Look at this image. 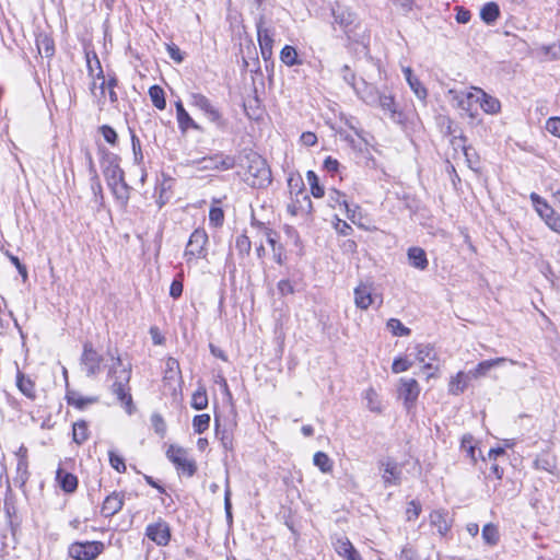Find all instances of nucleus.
Returning a JSON list of instances; mask_svg holds the SVG:
<instances>
[{"label": "nucleus", "instance_id": "3", "mask_svg": "<svg viewBox=\"0 0 560 560\" xmlns=\"http://www.w3.org/2000/svg\"><path fill=\"white\" fill-rule=\"evenodd\" d=\"M189 97L190 105L202 112L211 124L220 130L225 129L226 119L206 95L201 93H191Z\"/></svg>", "mask_w": 560, "mask_h": 560}, {"label": "nucleus", "instance_id": "58", "mask_svg": "<svg viewBox=\"0 0 560 560\" xmlns=\"http://www.w3.org/2000/svg\"><path fill=\"white\" fill-rule=\"evenodd\" d=\"M151 422L155 432L163 436L166 432V425L163 418L160 415L154 413L151 417Z\"/></svg>", "mask_w": 560, "mask_h": 560}, {"label": "nucleus", "instance_id": "46", "mask_svg": "<svg viewBox=\"0 0 560 560\" xmlns=\"http://www.w3.org/2000/svg\"><path fill=\"white\" fill-rule=\"evenodd\" d=\"M387 328L390 330V332L394 335V336H399V337H402V336H409L410 335V329L408 327H406L399 319L397 318H390L388 322H387Z\"/></svg>", "mask_w": 560, "mask_h": 560}, {"label": "nucleus", "instance_id": "44", "mask_svg": "<svg viewBox=\"0 0 560 560\" xmlns=\"http://www.w3.org/2000/svg\"><path fill=\"white\" fill-rule=\"evenodd\" d=\"M306 179L311 187V192L315 198H322L325 195L324 187L319 185V180L315 172L308 171L306 173Z\"/></svg>", "mask_w": 560, "mask_h": 560}, {"label": "nucleus", "instance_id": "18", "mask_svg": "<svg viewBox=\"0 0 560 560\" xmlns=\"http://www.w3.org/2000/svg\"><path fill=\"white\" fill-rule=\"evenodd\" d=\"M478 88H472V91L467 93H456L455 100L457 101V106L466 112L470 118H475L477 114V108L474 107L478 104V97L476 96Z\"/></svg>", "mask_w": 560, "mask_h": 560}, {"label": "nucleus", "instance_id": "21", "mask_svg": "<svg viewBox=\"0 0 560 560\" xmlns=\"http://www.w3.org/2000/svg\"><path fill=\"white\" fill-rule=\"evenodd\" d=\"M94 58H95V63L97 66L98 72L96 73V80L91 85V91L95 96H97L96 90L98 89L100 95L104 96L105 90H112V89L115 90V88L117 86V79L113 77L106 81L103 75V70H102L100 60L97 59L96 56H94Z\"/></svg>", "mask_w": 560, "mask_h": 560}, {"label": "nucleus", "instance_id": "9", "mask_svg": "<svg viewBox=\"0 0 560 560\" xmlns=\"http://www.w3.org/2000/svg\"><path fill=\"white\" fill-rule=\"evenodd\" d=\"M372 284L360 283L354 289V304L358 308L366 311L370 306L376 304L381 307L383 304V296L373 292Z\"/></svg>", "mask_w": 560, "mask_h": 560}, {"label": "nucleus", "instance_id": "52", "mask_svg": "<svg viewBox=\"0 0 560 560\" xmlns=\"http://www.w3.org/2000/svg\"><path fill=\"white\" fill-rule=\"evenodd\" d=\"M108 457L109 464L115 470L118 472H124L126 470L124 458L120 455L116 454L114 451H109Z\"/></svg>", "mask_w": 560, "mask_h": 560}, {"label": "nucleus", "instance_id": "53", "mask_svg": "<svg viewBox=\"0 0 560 560\" xmlns=\"http://www.w3.org/2000/svg\"><path fill=\"white\" fill-rule=\"evenodd\" d=\"M224 220V213L221 208L212 207L209 211V221L213 226L222 225Z\"/></svg>", "mask_w": 560, "mask_h": 560}, {"label": "nucleus", "instance_id": "20", "mask_svg": "<svg viewBox=\"0 0 560 560\" xmlns=\"http://www.w3.org/2000/svg\"><path fill=\"white\" fill-rule=\"evenodd\" d=\"M257 36L261 56L265 60H267L272 55L273 39L270 30L264 26L261 20L257 23Z\"/></svg>", "mask_w": 560, "mask_h": 560}, {"label": "nucleus", "instance_id": "59", "mask_svg": "<svg viewBox=\"0 0 560 560\" xmlns=\"http://www.w3.org/2000/svg\"><path fill=\"white\" fill-rule=\"evenodd\" d=\"M88 156H89L90 171H91L92 180H93V183H92V190L94 191V194H97V192L102 191V186H101V183H100L96 170L94 167V164H93V161H92V156L90 154Z\"/></svg>", "mask_w": 560, "mask_h": 560}, {"label": "nucleus", "instance_id": "50", "mask_svg": "<svg viewBox=\"0 0 560 560\" xmlns=\"http://www.w3.org/2000/svg\"><path fill=\"white\" fill-rule=\"evenodd\" d=\"M460 447L467 454V456L475 463L476 455H475L474 438L469 434L464 435L462 439Z\"/></svg>", "mask_w": 560, "mask_h": 560}, {"label": "nucleus", "instance_id": "49", "mask_svg": "<svg viewBox=\"0 0 560 560\" xmlns=\"http://www.w3.org/2000/svg\"><path fill=\"white\" fill-rule=\"evenodd\" d=\"M327 201H328L329 207L336 208L338 206L343 207V205H346L347 200H346V196L342 192H340L339 190L329 189Z\"/></svg>", "mask_w": 560, "mask_h": 560}, {"label": "nucleus", "instance_id": "36", "mask_svg": "<svg viewBox=\"0 0 560 560\" xmlns=\"http://www.w3.org/2000/svg\"><path fill=\"white\" fill-rule=\"evenodd\" d=\"M481 536L483 541L489 546L498 545L500 540L499 528L493 523H488L483 526Z\"/></svg>", "mask_w": 560, "mask_h": 560}, {"label": "nucleus", "instance_id": "11", "mask_svg": "<svg viewBox=\"0 0 560 560\" xmlns=\"http://www.w3.org/2000/svg\"><path fill=\"white\" fill-rule=\"evenodd\" d=\"M102 361L103 358L93 348L92 343H84L83 352L80 359V364L82 370L89 377H93L100 373Z\"/></svg>", "mask_w": 560, "mask_h": 560}, {"label": "nucleus", "instance_id": "43", "mask_svg": "<svg viewBox=\"0 0 560 560\" xmlns=\"http://www.w3.org/2000/svg\"><path fill=\"white\" fill-rule=\"evenodd\" d=\"M37 48L39 54H44L45 57H51L55 52L54 40L47 35H39L36 39Z\"/></svg>", "mask_w": 560, "mask_h": 560}, {"label": "nucleus", "instance_id": "35", "mask_svg": "<svg viewBox=\"0 0 560 560\" xmlns=\"http://www.w3.org/2000/svg\"><path fill=\"white\" fill-rule=\"evenodd\" d=\"M416 358L419 362L424 363L425 369H431L432 364L430 361L435 360L436 352L434 348L430 345H419L417 347Z\"/></svg>", "mask_w": 560, "mask_h": 560}, {"label": "nucleus", "instance_id": "16", "mask_svg": "<svg viewBox=\"0 0 560 560\" xmlns=\"http://www.w3.org/2000/svg\"><path fill=\"white\" fill-rule=\"evenodd\" d=\"M350 85L365 104L370 106L376 105V98L378 97L380 92L374 85L366 83L364 80H361L360 82H350Z\"/></svg>", "mask_w": 560, "mask_h": 560}, {"label": "nucleus", "instance_id": "51", "mask_svg": "<svg viewBox=\"0 0 560 560\" xmlns=\"http://www.w3.org/2000/svg\"><path fill=\"white\" fill-rule=\"evenodd\" d=\"M235 247L241 255H247L250 252V240L245 234H240L235 240Z\"/></svg>", "mask_w": 560, "mask_h": 560}, {"label": "nucleus", "instance_id": "38", "mask_svg": "<svg viewBox=\"0 0 560 560\" xmlns=\"http://www.w3.org/2000/svg\"><path fill=\"white\" fill-rule=\"evenodd\" d=\"M363 398L366 401V407L372 412H381L382 411V404L378 397V394L376 390L372 387L368 388L364 394Z\"/></svg>", "mask_w": 560, "mask_h": 560}, {"label": "nucleus", "instance_id": "12", "mask_svg": "<svg viewBox=\"0 0 560 560\" xmlns=\"http://www.w3.org/2000/svg\"><path fill=\"white\" fill-rule=\"evenodd\" d=\"M199 170L201 171H228L232 170L236 165V160L232 155L224 153H217L212 156H207L198 162Z\"/></svg>", "mask_w": 560, "mask_h": 560}, {"label": "nucleus", "instance_id": "47", "mask_svg": "<svg viewBox=\"0 0 560 560\" xmlns=\"http://www.w3.org/2000/svg\"><path fill=\"white\" fill-rule=\"evenodd\" d=\"M210 425V416L208 413L197 415L192 419L194 431L198 434L203 433Z\"/></svg>", "mask_w": 560, "mask_h": 560}, {"label": "nucleus", "instance_id": "39", "mask_svg": "<svg viewBox=\"0 0 560 560\" xmlns=\"http://www.w3.org/2000/svg\"><path fill=\"white\" fill-rule=\"evenodd\" d=\"M313 463L323 474H329L332 470V460L324 452H316L313 456Z\"/></svg>", "mask_w": 560, "mask_h": 560}, {"label": "nucleus", "instance_id": "14", "mask_svg": "<svg viewBox=\"0 0 560 560\" xmlns=\"http://www.w3.org/2000/svg\"><path fill=\"white\" fill-rule=\"evenodd\" d=\"M335 551L343 560H363L359 551L346 536L336 537L332 540Z\"/></svg>", "mask_w": 560, "mask_h": 560}, {"label": "nucleus", "instance_id": "26", "mask_svg": "<svg viewBox=\"0 0 560 560\" xmlns=\"http://www.w3.org/2000/svg\"><path fill=\"white\" fill-rule=\"evenodd\" d=\"M16 387L28 399L35 400L37 397L35 382L22 373L20 370L16 372Z\"/></svg>", "mask_w": 560, "mask_h": 560}, {"label": "nucleus", "instance_id": "1", "mask_svg": "<svg viewBox=\"0 0 560 560\" xmlns=\"http://www.w3.org/2000/svg\"><path fill=\"white\" fill-rule=\"evenodd\" d=\"M108 357L112 359V364L108 366V380L112 381L110 389L117 399L130 407L132 398L130 395L129 382L131 378V363L125 362L117 350H108Z\"/></svg>", "mask_w": 560, "mask_h": 560}, {"label": "nucleus", "instance_id": "54", "mask_svg": "<svg viewBox=\"0 0 560 560\" xmlns=\"http://www.w3.org/2000/svg\"><path fill=\"white\" fill-rule=\"evenodd\" d=\"M28 463L27 458H19L16 464V471L22 483H25L28 479Z\"/></svg>", "mask_w": 560, "mask_h": 560}, {"label": "nucleus", "instance_id": "32", "mask_svg": "<svg viewBox=\"0 0 560 560\" xmlns=\"http://www.w3.org/2000/svg\"><path fill=\"white\" fill-rule=\"evenodd\" d=\"M116 201L121 207H126L130 197V187L125 179L108 186Z\"/></svg>", "mask_w": 560, "mask_h": 560}, {"label": "nucleus", "instance_id": "40", "mask_svg": "<svg viewBox=\"0 0 560 560\" xmlns=\"http://www.w3.org/2000/svg\"><path fill=\"white\" fill-rule=\"evenodd\" d=\"M72 439L77 444H82L89 439V428L85 421L73 423Z\"/></svg>", "mask_w": 560, "mask_h": 560}, {"label": "nucleus", "instance_id": "13", "mask_svg": "<svg viewBox=\"0 0 560 560\" xmlns=\"http://www.w3.org/2000/svg\"><path fill=\"white\" fill-rule=\"evenodd\" d=\"M505 362H510L511 364L526 368L525 363H520L513 359H508V358L502 357V358H495V359L481 361L476 365V368L474 370H470L469 373H470L472 380H478V378L485 377L489 373V371L492 370L493 368L500 366L501 364H503Z\"/></svg>", "mask_w": 560, "mask_h": 560}, {"label": "nucleus", "instance_id": "7", "mask_svg": "<svg viewBox=\"0 0 560 560\" xmlns=\"http://www.w3.org/2000/svg\"><path fill=\"white\" fill-rule=\"evenodd\" d=\"M166 456L176 466L177 470L182 471L188 477L194 476L196 472V463L188 456V453L185 448L177 445H171L166 451Z\"/></svg>", "mask_w": 560, "mask_h": 560}, {"label": "nucleus", "instance_id": "10", "mask_svg": "<svg viewBox=\"0 0 560 560\" xmlns=\"http://www.w3.org/2000/svg\"><path fill=\"white\" fill-rule=\"evenodd\" d=\"M145 536L156 546L165 547L171 541V527L167 522L159 517L145 527Z\"/></svg>", "mask_w": 560, "mask_h": 560}, {"label": "nucleus", "instance_id": "55", "mask_svg": "<svg viewBox=\"0 0 560 560\" xmlns=\"http://www.w3.org/2000/svg\"><path fill=\"white\" fill-rule=\"evenodd\" d=\"M411 368V362H409L405 358H397L394 360L392 370L394 373L398 374L405 372Z\"/></svg>", "mask_w": 560, "mask_h": 560}, {"label": "nucleus", "instance_id": "37", "mask_svg": "<svg viewBox=\"0 0 560 560\" xmlns=\"http://www.w3.org/2000/svg\"><path fill=\"white\" fill-rule=\"evenodd\" d=\"M280 59L284 65L289 67L302 63V61L299 59L296 49L290 45H285L282 48L280 52Z\"/></svg>", "mask_w": 560, "mask_h": 560}, {"label": "nucleus", "instance_id": "8", "mask_svg": "<svg viewBox=\"0 0 560 560\" xmlns=\"http://www.w3.org/2000/svg\"><path fill=\"white\" fill-rule=\"evenodd\" d=\"M103 550L102 541H75L69 546V556L74 560H94Z\"/></svg>", "mask_w": 560, "mask_h": 560}, {"label": "nucleus", "instance_id": "17", "mask_svg": "<svg viewBox=\"0 0 560 560\" xmlns=\"http://www.w3.org/2000/svg\"><path fill=\"white\" fill-rule=\"evenodd\" d=\"M430 525L438 529L441 537H445L451 530L452 521L448 518V513L445 510H433L429 514Z\"/></svg>", "mask_w": 560, "mask_h": 560}, {"label": "nucleus", "instance_id": "5", "mask_svg": "<svg viewBox=\"0 0 560 560\" xmlns=\"http://www.w3.org/2000/svg\"><path fill=\"white\" fill-rule=\"evenodd\" d=\"M420 385L415 378L401 377L397 385V397L404 404V407L409 411L418 400L420 395Z\"/></svg>", "mask_w": 560, "mask_h": 560}, {"label": "nucleus", "instance_id": "61", "mask_svg": "<svg viewBox=\"0 0 560 560\" xmlns=\"http://www.w3.org/2000/svg\"><path fill=\"white\" fill-rule=\"evenodd\" d=\"M393 2L394 5L404 13L410 12L415 7L413 0H393Z\"/></svg>", "mask_w": 560, "mask_h": 560}, {"label": "nucleus", "instance_id": "33", "mask_svg": "<svg viewBox=\"0 0 560 560\" xmlns=\"http://www.w3.org/2000/svg\"><path fill=\"white\" fill-rule=\"evenodd\" d=\"M335 22L343 30H348L354 25L357 15L349 9H338L334 11Z\"/></svg>", "mask_w": 560, "mask_h": 560}, {"label": "nucleus", "instance_id": "6", "mask_svg": "<svg viewBox=\"0 0 560 560\" xmlns=\"http://www.w3.org/2000/svg\"><path fill=\"white\" fill-rule=\"evenodd\" d=\"M208 243V235L205 230L196 229L186 245L184 257L187 262L194 259L205 258L207 256L206 244Z\"/></svg>", "mask_w": 560, "mask_h": 560}, {"label": "nucleus", "instance_id": "63", "mask_svg": "<svg viewBox=\"0 0 560 560\" xmlns=\"http://www.w3.org/2000/svg\"><path fill=\"white\" fill-rule=\"evenodd\" d=\"M301 142L306 147H313L317 142V137L311 131L303 132L300 138Z\"/></svg>", "mask_w": 560, "mask_h": 560}, {"label": "nucleus", "instance_id": "56", "mask_svg": "<svg viewBox=\"0 0 560 560\" xmlns=\"http://www.w3.org/2000/svg\"><path fill=\"white\" fill-rule=\"evenodd\" d=\"M546 129L552 136L560 138V117H550L546 121Z\"/></svg>", "mask_w": 560, "mask_h": 560}, {"label": "nucleus", "instance_id": "24", "mask_svg": "<svg viewBox=\"0 0 560 560\" xmlns=\"http://www.w3.org/2000/svg\"><path fill=\"white\" fill-rule=\"evenodd\" d=\"M472 380L469 371L467 373L460 371L456 375L452 376L448 383V393L451 395L458 396L465 392L468 387L469 382Z\"/></svg>", "mask_w": 560, "mask_h": 560}, {"label": "nucleus", "instance_id": "41", "mask_svg": "<svg viewBox=\"0 0 560 560\" xmlns=\"http://www.w3.org/2000/svg\"><path fill=\"white\" fill-rule=\"evenodd\" d=\"M149 95H150V98H151L153 105L158 109L163 110L166 107L165 94L161 86L152 85L149 89Z\"/></svg>", "mask_w": 560, "mask_h": 560}, {"label": "nucleus", "instance_id": "19", "mask_svg": "<svg viewBox=\"0 0 560 560\" xmlns=\"http://www.w3.org/2000/svg\"><path fill=\"white\" fill-rule=\"evenodd\" d=\"M103 174L107 186L118 183L124 178V171L120 168L118 159L116 155L108 156L106 164L104 165Z\"/></svg>", "mask_w": 560, "mask_h": 560}, {"label": "nucleus", "instance_id": "2", "mask_svg": "<svg viewBox=\"0 0 560 560\" xmlns=\"http://www.w3.org/2000/svg\"><path fill=\"white\" fill-rule=\"evenodd\" d=\"M245 182L254 188H265L271 183V171L267 162L257 153L247 156Z\"/></svg>", "mask_w": 560, "mask_h": 560}, {"label": "nucleus", "instance_id": "30", "mask_svg": "<svg viewBox=\"0 0 560 560\" xmlns=\"http://www.w3.org/2000/svg\"><path fill=\"white\" fill-rule=\"evenodd\" d=\"M409 265L416 269H427L429 261L425 252L421 247H410L407 252Z\"/></svg>", "mask_w": 560, "mask_h": 560}, {"label": "nucleus", "instance_id": "23", "mask_svg": "<svg viewBox=\"0 0 560 560\" xmlns=\"http://www.w3.org/2000/svg\"><path fill=\"white\" fill-rule=\"evenodd\" d=\"M175 108H176V119H177L178 128L183 133L187 132L188 129H194V130H198V131L201 130L200 125L197 124L190 117V115L184 108L180 101L176 102Z\"/></svg>", "mask_w": 560, "mask_h": 560}, {"label": "nucleus", "instance_id": "57", "mask_svg": "<svg viewBox=\"0 0 560 560\" xmlns=\"http://www.w3.org/2000/svg\"><path fill=\"white\" fill-rule=\"evenodd\" d=\"M100 130H101L102 136L108 143H110L113 145L116 144L117 132L110 126L104 125L100 128Z\"/></svg>", "mask_w": 560, "mask_h": 560}, {"label": "nucleus", "instance_id": "25", "mask_svg": "<svg viewBox=\"0 0 560 560\" xmlns=\"http://www.w3.org/2000/svg\"><path fill=\"white\" fill-rule=\"evenodd\" d=\"M478 105L487 114H498L501 109V103L498 98L487 94L481 89L477 90Z\"/></svg>", "mask_w": 560, "mask_h": 560}, {"label": "nucleus", "instance_id": "62", "mask_svg": "<svg viewBox=\"0 0 560 560\" xmlns=\"http://www.w3.org/2000/svg\"><path fill=\"white\" fill-rule=\"evenodd\" d=\"M335 229L341 235H349L352 231V228L346 221L338 218L336 219Z\"/></svg>", "mask_w": 560, "mask_h": 560}, {"label": "nucleus", "instance_id": "28", "mask_svg": "<svg viewBox=\"0 0 560 560\" xmlns=\"http://www.w3.org/2000/svg\"><path fill=\"white\" fill-rule=\"evenodd\" d=\"M124 505L122 495L119 493H112L106 497L102 505V514L106 517H110L118 513Z\"/></svg>", "mask_w": 560, "mask_h": 560}, {"label": "nucleus", "instance_id": "22", "mask_svg": "<svg viewBox=\"0 0 560 560\" xmlns=\"http://www.w3.org/2000/svg\"><path fill=\"white\" fill-rule=\"evenodd\" d=\"M384 472L382 475L385 486H398L401 479V469L394 460L382 462Z\"/></svg>", "mask_w": 560, "mask_h": 560}, {"label": "nucleus", "instance_id": "29", "mask_svg": "<svg viewBox=\"0 0 560 560\" xmlns=\"http://www.w3.org/2000/svg\"><path fill=\"white\" fill-rule=\"evenodd\" d=\"M377 107L382 108L384 113L388 114V116L397 120L400 118V113L398 112L397 104L392 95L381 94L376 98V105Z\"/></svg>", "mask_w": 560, "mask_h": 560}, {"label": "nucleus", "instance_id": "34", "mask_svg": "<svg viewBox=\"0 0 560 560\" xmlns=\"http://www.w3.org/2000/svg\"><path fill=\"white\" fill-rule=\"evenodd\" d=\"M500 16V8L495 2H487L480 9V19L486 24H493Z\"/></svg>", "mask_w": 560, "mask_h": 560}, {"label": "nucleus", "instance_id": "27", "mask_svg": "<svg viewBox=\"0 0 560 560\" xmlns=\"http://www.w3.org/2000/svg\"><path fill=\"white\" fill-rule=\"evenodd\" d=\"M56 481L66 493H72L78 488L77 476L66 471L61 467H59L56 471Z\"/></svg>", "mask_w": 560, "mask_h": 560}, {"label": "nucleus", "instance_id": "15", "mask_svg": "<svg viewBox=\"0 0 560 560\" xmlns=\"http://www.w3.org/2000/svg\"><path fill=\"white\" fill-rule=\"evenodd\" d=\"M312 209V201L310 197L302 190L298 191L294 198L288 203L287 210L293 215L307 214Z\"/></svg>", "mask_w": 560, "mask_h": 560}, {"label": "nucleus", "instance_id": "60", "mask_svg": "<svg viewBox=\"0 0 560 560\" xmlns=\"http://www.w3.org/2000/svg\"><path fill=\"white\" fill-rule=\"evenodd\" d=\"M215 425H218V419H215ZM215 434L217 436L220 438L221 442H222V445L225 450H231L233 444H232V438L225 432V431H220L219 430V427H217L215 429Z\"/></svg>", "mask_w": 560, "mask_h": 560}, {"label": "nucleus", "instance_id": "48", "mask_svg": "<svg viewBox=\"0 0 560 560\" xmlns=\"http://www.w3.org/2000/svg\"><path fill=\"white\" fill-rule=\"evenodd\" d=\"M421 511H422L421 503L417 500H411L407 504L406 520L408 522H412V521L417 520L419 517V515L421 514Z\"/></svg>", "mask_w": 560, "mask_h": 560}, {"label": "nucleus", "instance_id": "42", "mask_svg": "<svg viewBox=\"0 0 560 560\" xmlns=\"http://www.w3.org/2000/svg\"><path fill=\"white\" fill-rule=\"evenodd\" d=\"M67 400H68V404L78 408V409H83L85 408L88 405L90 404H93L96 401L95 398H92V397H83L81 395H79L78 393L75 392H70L67 394Z\"/></svg>", "mask_w": 560, "mask_h": 560}, {"label": "nucleus", "instance_id": "64", "mask_svg": "<svg viewBox=\"0 0 560 560\" xmlns=\"http://www.w3.org/2000/svg\"><path fill=\"white\" fill-rule=\"evenodd\" d=\"M183 293V283L179 280H174L170 288V295L174 299H178Z\"/></svg>", "mask_w": 560, "mask_h": 560}, {"label": "nucleus", "instance_id": "45", "mask_svg": "<svg viewBox=\"0 0 560 560\" xmlns=\"http://www.w3.org/2000/svg\"><path fill=\"white\" fill-rule=\"evenodd\" d=\"M208 406V396L203 387L198 388L191 397V407L196 410H202Z\"/></svg>", "mask_w": 560, "mask_h": 560}, {"label": "nucleus", "instance_id": "31", "mask_svg": "<svg viewBox=\"0 0 560 560\" xmlns=\"http://www.w3.org/2000/svg\"><path fill=\"white\" fill-rule=\"evenodd\" d=\"M402 73L405 74L406 81L408 85L416 94L419 100H425L428 95L427 89L421 84L419 79L413 75L411 68L405 67L402 68Z\"/></svg>", "mask_w": 560, "mask_h": 560}, {"label": "nucleus", "instance_id": "4", "mask_svg": "<svg viewBox=\"0 0 560 560\" xmlns=\"http://www.w3.org/2000/svg\"><path fill=\"white\" fill-rule=\"evenodd\" d=\"M529 198L535 210L549 229L560 234V214L557 213L538 194L532 192Z\"/></svg>", "mask_w": 560, "mask_h": 560}]
</instances>
